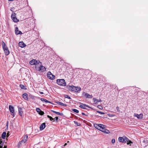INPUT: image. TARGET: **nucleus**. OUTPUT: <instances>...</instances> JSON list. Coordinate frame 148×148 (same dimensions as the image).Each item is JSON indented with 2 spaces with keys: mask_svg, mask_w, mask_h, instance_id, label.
Listing matches in <instances>:
<instances>
[{
  "mask_svg": "<svg viewBox=\"0 0 148 148\" xmlns=\"http://www.w3.org/2000/svg\"><path fill=\"white\" fill-rule=\"evenodd\" d=\"M9 136V134H8V133L7 134V136Z\"/></svg>",
  "mask_w": 148,
  "mask_h": 148,
  "instance_id": "864d4df0",
  "label": "nucleus"
},
{
  "mask_svg": "<svg viewBox=\"0 0 148 148\" xmlns=\"http://www.w3.org/2000/svg\"><path fill=\"white\" fill-rule=\"evenodd\" d=\"M27 138H28V136H27V135H26L24 136L23 139L27 141Z\"/></svg>",
  "mask_w": 148,
  "mask_h": 148,
  "instance_id": "2f4dec72",
  "label": "nucleus"
},
{
  "mask_svg": "<svg viewBox=\"0 0 148 148\" xmlns=\"http://www.w3.org/2000/svg\"><path fill=\"white\" fill-rule=\"evenodd\" d=\"M57 103L60 105H62L63 106H66V104L60 102H58Z\"/></svg>",
  "mask_w": 148,
  "mask_h": 148,
  "instance_id": "c756f323",
  "label": "nucleus"
},
{
  "mask_svg": "<svg viewBox=\"0 0 148 148\" xmlns=\"http://www.w3.org/2000/svg\"><path fill=\"white\" fill-rule=\"evenodd\" d=\"M84 94L86 98H92V95H89L88 93H85V92H84L83 93V95Z\"/></svg>",
  "mask_w": 148,
  "mask_h": 148,
  "instance_id": "4468645a",
  "label": "nucleus"
},
{
  "mask_svg": "<svg viewBox=\"0 0 148 148\" xmlns=\"http://www.w3.org/2000/svg\"><path fill=\"white\" fill-rule=\"evenodd\" d=\"M97 107L98 108L100 109H103L101 105H98Z\"/></svg>",
  "mask_w": 148,
  "mask_h": 148,
  "instance_id": "ea45409f",
  "label": "nucleus"
},
{
  "mask_svg": "<svg viewBox=\"0 0 148 148\" xmlns=\"http://www.w3.org/2000/svg\"><path fill=\"white\" fill-rule=\"evenodd\" d=\"M3 50L4 51L5 53V55H6V56H8L10 52L8 48H6V49H5Z\"/></svg>",
  "mask_w": 148,
  "mask_h": 148,
  "instance_id": "a211bd4d",
  "label": "nucleus"
},
{
  "mask_svg": "<svg viewBox=\"0 0 148 148\" xmlns=\"http://www.w3.org/2000/svg\"><path fill=\"white\" fill-rule=\"evenodd\" d=\"M2 47L3 50L5 49L8 48L6 46V45L3 41H2Z\"/></svg>",
  "mask_w": 148,
  "mask_h": 148,
  "instance_id": "6ab92c4d",
  "label": "nucleus"
},
{
  "mask_svg": "<svg viewBox=\"0 0 148 148\" xmlns=\"http://www.w3.org/2000/svg\"><path fill=\"white\" fill-rule=\"evenodd\" d=\"M40 100L42 101H44L46 103H52L50 101L47 100L46 99L43 98H41Z\"/></svg>",
  "mask_w": 148,
  "mask_h": 148,
  "instance_id": "aec40b11",
  "label": "nucleus"
},
{
  "mask_svg": "<svg viewBox=\"0 0 148 148\" xmlns=\"http://www.w3.org/2000/svg\"><path fill=\"white\" fill-rule=\"evenodd\" d=\"M9 109L11 113V114L12 116L13 117L15 116V112L14 107L11 105L9 106Z\"/></svg>",
  "mask_w": 148,
  "mask_h": 148,
  "instance_id": "20e7f679",
  "label": "nucleus"
},
{
  "mask_svg": "<svg viewBox=\"0 0 148 148\" xmlns=\"http://www.w3.org/2000/svg\"><path fill=\"white\" fill-rule=\"evenodd\" d=\"M3 148H7V146H4Z\"/></svg>",
  "mask_w": 148,
  "mask_h": 148,
  "instance_id": "8fccbe9b",
  "label": "nucleus"
},
{
  "mask_svg": "<svg viewBox=\"0 0 148 148\" xmlns=\"http://www.w3.org/2000/svg\"><path fill=\"white\" fill-rule=\"evenodd\" d=\"M65 97L68 98L69 99H71V98L70 97H69V96H68V95H65Z\"/></svg>",
  "mask_w": 148,
  "mask_h": 148,
  "instance_id": "4c0bfd02",
  "label": "nucleus"
},
{
  "mask_svg": "<svg viewBox=\"0 0 148 148\" xmlns=\"http://www.w3.org/2000/svg\"><path fill=\"white\" fill-rule=\"evenodd\" d=\"M57 83L59 85L62 86H65L66 85L65 80L63 79H57Z\"/></svg>",
  "mask_w": 148,
  "mask_h": 148,
  "instance_id": "7ed1b4c3",
  "label": "nucleus"
},
{
  "mask_svg": "<svg viewBox=\"0 0 148 148\" xmlns=\"http://www.w3.org/2000/svg\"><path fill=\"white\" fill-rule=\"evenodd\" d=\"M116 109L117 110V111L119 112L120 111V110H119V107L117 106L116 107Z\"/></svg>",
  "mask_w": 148,
  "mask_h": 148,
  "instance_id": "c03bdc74",
  "label": "nucleus"
},
{
  "mask_svg": "<svg viewBox=\"0 0 148 148\" xmlns=\"http://www.w3.org/2000/svg\"><path fill=\"white\" fill-rule=\"evenodd\" d=\"M36 69L40 72H43L46 71V68L42 65V63Z\"/></svg>",
  "mask_w": 148,
  "mask_h": 148,
  "instance_id": "f03ea898",
  "label": "nucleus"
},
{
  "mask_svg": "<svg viewBox=\"0 0 148 148\" xmlns=\"http://www.w3.org/2000/svg\"><path fill=\"white\" fill-rule=\"evenodd\" d=\"M35 59H33L31 61L29 62V64L31 65H34L35 64Z\"/></svg>",
  "mask_w": 148,
  "mask_h": 148,
  "instance_id": "a878e982",
  "label": "nucleus"
},
{
  "mask_svg": "<svg viewBox=\"0 0 148 148\" xmlns=\"http://www.w3.org/2000/svg\"><path fill=\"white\" fill-rule=\"evenodd\" d=\"M106 126L104 125L100 124L99 126V130L101 131V130H103L105 128H106Z\"/></svg>",
  "mask_w": 148,
  "mask_h": 148,
  "instance_id": "f8f14e48",
  "label": "nucleus"
},
{
  "mask_svg": "<svg viewBox=\"0 0 148 148\" xmlns=\"http://www.w3.org/2000/svg\"><path fill=\"white\" fill-rule=\"evenodd\" d=\"M115 140L114 139H112L111 142L112 144L114 143L115 142Z\"/></svg>",
  "mask_w": 148,
  "mask_h": 148,
  "instance_id": "79ce46f5",
  "label": "nucleus"
},
{
  "mask_svg": "<svg viewBox=\"0 0 148 148\" xmlns=\"http://www.w3.org/2000/svg\"><path fill=\"white\" fill-rule=\"evenodd\" d=\"M127 141V145H129L130 144H131V143H132V141H128V140Z\"/></svg>",
  "mask_w": 148,
  "mask_h": 148,
  "instance_id": "58836bf2",
  "label": "nucleus"
},
{
  "mask_svg": "<svg viewBox=\"0 0 148 148\" xmlns=\"http://www.w3.org/2000/svg\"><path fill=\"white\" fill-rule=\"evenodd\" d=\"M23 140V141H24V143H25L26 142V141H26V140H24L23 139V140Z\"/></svg>",
  "mask_w": 148,
  "mask_h": 148,
  "instance_id": "de8ad7c7",
  "label": "nucleus"
},
{
  "mask_svg": "<svg viewBox=\"0 0 148 148\" xmlns=\"http://www.w3.org/2000/svg\"><path fill=\"white\" fill-rule=\"evenodd\" d=\"M69 88L72 91L76 92H79L81 90L80 87H76L73 86H70L69 87Z\"/></svg>",
  "mask_w": 148,
  "mask_h": 148,
  "instance_id": "f257e3e1",
  "label": "nucleus"
},
{
  "mask_svg": "<svg viewBox=\"0 0 148 148\" xmlns=\"http://www.w3.org/2000/svg\"><path fill=\"white\" fill-rule=\"evenodd\" d=\"M16 14L15 13H13L12 14V15H11V18L12 19V18H14V17H16V16H15Z\"/></svg>",
  "mask_w": 148,
  "mask_h": 148,
  "instance_id": "473e14b6",
  "label": "nucleus"
},
{
  "mask_svg": "<svg viewBox=\"0 0 148 148\" xmlns=\"http://www.w3.org/2000/svg\"><path fill=\"white\" fill-rule=\"evenodd\" d=\"M100 124H94V125L96 129L99 130V126Z\"/></svg>",
  "mask_w": 148,
  "mask_h": 148,
  "instance_id": "b1692460",
  "label": "nucleus"
},
{
  "mask_svg": "<svg viewBox=\"0 0 148 148\" xmlns=\"http://www.w3.org/2000/svg\"><path fill=\"white\" fill-rule=\"evenodd\" d=\"M35 68L36 69L40 65H41L42 63L39 60H35Z\"/></svg>",
  "mask_w": 148,
  "mask_h": 148,
  "instance_id": "0eeeda50",
  "label": "nucleus"
},
{
  "mask_svg": "<svg viewBox=\"0 0 148 148\" xmlns=\"http://www.w3.org/2000/svg\"><path fill=\"white\" fill-rule=\"evenodd\" d=\"M67 145V143H65L64 145V146H65L66 145Z\"/></svg>",
  "mask_w": 148,
  "mask_h": 148,
  "instance_id": "603ef678",
  "label": "nucleus"
},
{
  "mask_svg": "<svg viewBox=\"0 0 148 148\" xmlns=\"http://www.w3.org/2000/svg\"><path fill=\"white\" fill-rule=\"evenodd\" d=\"M36 111L38 113V114L40 112L41 110L39 108H37L36 109Z\"/></svg>",
  "mask_w": 148,
  "mask_h": 148,
  "instance_id": "c9c22d12",
  "label": "nucleus"
},
{
  "mask_svg": "<svg viewBox=\"0 0 148 148\" xmlns=\"http://www.w3.org/2000/svg\"><path fill=\"white\" fill-rule=\"evenodd\" d=\"M45 127V123H42L40 126V130H43Z\"/></svg>",
  "mask_w": 148,
  "mask_h": 148,
  "instance_id": "ddd939ff",
  "label": "nucleus"
},
{
  "mask_svg": "<svg viewBox=\"0 0 148 148\" xmlns=\"http://www.w3.org/2000/svg\"><path fill=\"white\" fill-rule=\"evenodd\" d=\"M79 107L80 108L84 109H86V107L90 108V107L88 106V105H86V104H82V105H80Z\"/></svg>",
  "mask_w": 148,
  "mask_h": 148,
  "instance_id": "2eb2a0df",
  "label": "nucleus"
},
{
  "mask_svg": "<svg viewBox=\"0 0 148 148\" xmlns=\"http://www.w3.org/2000/svg\"><path fill=\"white\" fill-rule=\"evenodd\" d=\"M24 143V141H23L22 140L21 141H20L19 143H18V147H19L20 146V145L23 144Z\"/></svg>",
  "mask_w": 148,
  "mask_h": 148,
  "instance_id": "cd10ccee",
  "label": "nucleus"
},
{
  "mask_svg": "<svg viewBox=\"0 0 148 148\" xmlns=\"http://www.w3.org/2000/svg\"><path fill=\"white\" fill-rule=\"evenodd\" d=\"M15 33L16 34H22V32L18 30V27H16L15 28Z\"/></svg>",
  "mask_w": 148,
  "mask_h": 148,
  "instance_id": "9d476101",
  "label": "nucleus"
},
{
  "mask_svg": "<svg viewBox=\"0 0 148 148\" xmlns=\"http://www.w3.org/2000/svg\"><path fill=\"white\" fill-rule=\"evenodd\" d=\"M39 114L40 115H42L44 114V113L43 111L41 110Z\"/></svg>",
  "mask_w": 148,
  "mask_h": 148,
  "instance_id": "e433bc0d",
  "label": "nucleus"
},
{
  "mask_svg": "<svg viewBox=\"0 0 148 148\" xmlns=\"http://www.w3.org/2000/svg\"><path fill=\"white\" fill-rule=\"evenodd\" d=\"M97 112L100 114H105V113L104 112H100V111H97Z\"/></svg>",
  "mask_w": 148,
  "mask_h": 148,
  "instance_id": "a19ab883",
  "label": "nucleus"
},
{
  "mask_svg": "<svg viewBox=\"0 0 148 148\" xmlns=\"http://www.w3.org/2000/svg\"><path fill=\"white\" fill-rule=\"evenodd\" d=\"M20 86L22 89H26V88L25 89L24 86L23 85H22V84H20Z\"/></svg>",
  "mask_w": 148,
  "mask_h": 148,
  "instance_id": "f704fd0d",
  "label": "nucleus"
},
{
  "mask_svg": "<svg viewBox=\"0 0 148 148\" xmlns=\"http://www.w3.org/2000/svg\"><path fill=\"white\" fill-rule=\"evenodd\" d=\"M119 141L120 142H126L129 140L126 137H119Z\"/></svg>",
  "mask_w": 148,
  "mask_h": 148,
  "instance_id": "39448f33",
  "label": "nucleus"
},
{
  "mask_svg": "<svg viewBox=\"0 0 148 148\" xmlns=\"http://www.w3.org/2000/svg\"><path fill=\"white\" fill-rule=\"evenodd\" d=\"M6 133L5 132H4L2 134V137L3 139H5L6 137Z\"/></svg>",
  "mask_w": 148,
  "mask_h": 148,
  "instance_id": "5701e85b",
  "label": "nucleus"
},
{
  "mask_svg": "<svg viewBox=\"0 0 148 148\" xmlns=\"http://www.w3.org/2000/svg\"><path fill=\"white\" fill-rule=\"evenodd\" d=\"M47 75L48 78L49 79L53 80L55 79V76L53 75L50 71L48 72Z\"/></svg>",
  "mask_w": 148,
  "mask_h": 148,
  "instance_id": "423d86ee",
  "label": "nucleus"
},
{
  "mask_svg": "<svg viewBox=\"0 0 148 148\" xmlns=\"http://www.w3.org/2000/svg\"><path fill=\"white\" fill-rule=\"evenodd\" d=\"M134 116L137 117V118L139 119H141L143 117V115L142 114H134Z\"/></svg>",
  "mask_w": 148,
  "mask_h": 148,
  "instance_id": "1a4fd4ad",
  "label": "nucleus"
},
{
  "mask_svg": "<svg viewBox=\"0 0 148 148\" xmlns=\"http://www.w3.org/2000/svg\"><path fill=\"white\" fill-rule=\"evenodd\" d=\"M74 122L76 125H77V126H79L80 125L79 124H78L77 122H76L75 121H74Z\"/></svg>",
  "mask_w": 148,
  "mask_h": 148,
  "instance_id": "37998d69",
  "label": "nucleus"
},
{
  "mask_svg": "<svg viewBox=\"0 0 148 148\" xmlns=\"http://www.w3.org/2000/svg\"><path fill=\"white\" fill-rule=\"evenodd\" d=\"M143 145L144 147L148 145V140L144 139L143 141Z\"/></svg>",
  "mask_w": 148,
  "mask_h": 148,
  "instance_id": "6e6552de",
  "label": "nucleus"
},
{
  "mask_svg": "<svg viewBox=\"0 0 148 148\" xmlns=\"http://www.w3.org/2000/svg\"><path fill=\"white\" fill-rule=\"evenodd\" d=\"M4 142L2 141L1 139H0V148H3V146Z\"/></svg>",
  "mask_w": 148,
  "mask_h": 148,
  "instance_id": "393cba45",
  "label": "nucleus"
},
{
  "mask_svg": "<svg viewBox=\"0 0 148 148\" xmlns=\"http://www.w3.org/2000/svg\"><path fill=\"white\" fill-rule=\"evenodd\" d=\"M54 119H55L56 120V121L57 122L58 120V117H55V118Z\"/></svg>",
  "mask_w": 148,
  "mask_h": 148,
  "instance_id": "a18cd8bd",
  "label": "nucleus"
},
{
  "mask_svg": "<svg viewBox=\"0 0 148 148\" xmlns=\"http://www.w3.org/2000/svg\"><path fill=\"white\" fill-rule=\"evenodd\" d=\"M101 131L107 134H109L110 132V131L109 130L106 129L105 128L103 130H101Z\"/></svg>",
  "mask_w": 148,
  "mask_h": 148,
  "instance_id": "f3484780",
  "label": "nucleus"
},
{
  "mask_svg": "<svg viewBox=\"0 0 148 148\" xmlns=\"http://www.w3.org/2000/svg\"><path fill=\"white\" fill-rule=\"evenodd\" d=\"M40 94H43V92H40Z\"/></svg>",
  "mask_w": 148,
  "mask_h": 148,
  "instance_id": "09e8293b",
  "label": "nucleus"
},
{
  "mask_svg": "<svg viewBox=\"0 0 148 148\" xmlns=\"http://www.w3.org/2000/svg\"><path fill=\"white\" fill-rule=\"evenodd\" d=\"M51 112H53V113H55V112H56V111H54L53 110H51Z\"/></svg>",
  "mask_w": 148,
  "mask_h": 148,
  "instance_id": "49530a36",
  "label": "nucleus"
},
{
  "mask_svg": "<svg viewBox=\"0 0 148 148\" xmlns=\"http://www.w3.org/2000/svg\"><path fill=\"white\" fill-rule=\"evenodd\" d=\"M82 114L83 115H85V113H82Z\"/></svg>",
  "mask_w": 148,
  "mask_h": 148,
  "instance_id": "3c124183",
  "label": "nucleus"
},
{
  "mask_svg": "<svg viewBox=\"0 0 148 148\" xmlns=\"http://www.w3.org/2000/svg\"><path fill=\"white\" fill-rule=\"evenodd\" d=\"M93 100L94 101V103L95 104L97 103L98 102H101V101H102L101 99L99 100L95 98H93Z\"/></svg>",
  "mask_w": 148,
  "mask_h": 148,
  "instance_id": "dca6fc26",
  "label": "nucleus"
},
{
  "mask_svg": "<svg viewBox=\"0 0 148 148\" xmlns=\"http://www.w3.org/2000/svg\"><path fill=\"white\" fill-rule=\"evenodd\" d=\"M72 110L74 112H76V113H78L79 112V111L78 110L75 109H72Z\"/></svg>",
  "mask_w": 148,
  "mask_h": 148,
  "instance_id": "7c9ffc66",
  "label": "nucleus"
},
{
  "mask_svg": "<svg viewBox=\"0 0 148 148\" xmlns=\"http://www.w3.org/2000/svg\"><path fill=\"white\" fill-rule=\"evenodd\" d=\"M55 113L56 114H57L58 115H61V116H62V115H63V113H60L59 112H56V111Z\"/></svg>",
  "mask_w": 148,
  "mask_h": 148,
  "instance_id": "72a5a7b5",
  "label": "nucleus"
},
{
  "mask_svg": "<svg viewBox=\"0 0 148 148\" xmlns=\"http://www.w3.org/2000/svg\"><path fill=\"white\" fill-rule=\"evenodd\" d=\"M47 117L48 118H49V119L51 121H52L53 120V121H54V120L55 119L53 118L51 116H49V115H48L47 116Z\"/></svg>",
  "mask_w": 148,
  "mask_h": 148,
  "instance_id": "c85d7f7f",
  "label": "nucleus"
},
{
  "mask_svg": "<svg viewBox=\"0 0 148 148\" xmlns=\"http://www.w3.org/2000/svg\"><path fill=\"white\" fill-rule=\"evenodd\" d=\"M18 112L19 115L21 116L23 114V112L21 108H18Z\"/></svg>",
  "mask_w": 148,
  "mask_h": 148,
  "instance_id": "412c9836",
  "label": "nucleus"
},
{
  "mask_svg": "<svg viewBox=\"0 0 148 148\" xmlns=\"http://www.w3.org/2000/svg\"><path fill=\"white\" fill-rule=\"evenodd\" d=\"M22 96L23 98L25 100H27L28 99L27 94L26 93H25L24 94H23L22 95Z\"/></svg>",
  "mask_w": 148,
  "mask_h": 148,
  "instance_id": "4be33fe9",
  "label": "nucleus"
},
{
  "mask_svg": "<svg viewBox=\"0 0 148 148\" xmlns=\"http://www.w3.org/2000/svg\"><path fill=\"white\" fill-rule=\"evenodd\" d=\"M12 19L13 20L14 22L16 23L17 22L19 21V20L17 19L16 17L12 18Z\"/></svg>",
  "mask_w": 148,
  "mask_h": 148,
  "instance_id": "bb28decb",
  "label": "nucleus"
},
{
  "mask_svg": "<svg viewBox=\"0 0 148 148\" xmlns=\"http://www.w3.org/2000/svg\"><path fill=\"white\" fill-rule=\"evenodd\" d=\"M19 46L22 48H23L25 47L26 45L23 42L21 41L19 43Z\"/></svg>",
  "mask_w": 148,
  "mask_h": 148,
  "instance_id": "9b49d317",
  "label": "nucleus"
}]
</instances>
